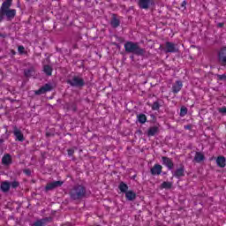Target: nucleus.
<instances>
[{"mask_svg": "<svg viewBox=\"0 0 226 226\" xmlns=\"http://www.w3.org/2000/svg\"><path fill=\"white\" fill-rule=\"evenodd\" d=\"M10 186H11L10 182L4 181V182H2L0 188L2 192H4V193H6L7 192H10Z\"/></svg>", "mask_w": 226, "mask_h": 226, "instance_id": "nucleus-23", "label": "nucleus"}, {"mask_svg": "<svg viewBox=\"0 0 226 226\" xmlns=\"http://www.w3.org/2000/svg\"><path fill=\"white\" fill-rule=\"evenodd\" d=\"M118 189L122 193H126L128 192V185H126L124 182H121L118 185Z\"/></svg>", "mask_w": 226, "mask_h": 226, "instance_id": "nucleus-24", "label": "nucleus"}, {"mask_svg": "<svg viewBox=\"0 0 226 226\" xmlns=\"http://www.w3.org/2000/svg\"><path fill=\"white\" fill-rule=\"evenodd\" d=\"M156 0H139L138 5L140 10H149V6H154Z\"/></svg>", "mask_w": 226, "mask_h": 226, "instance_id": "nucleus-8", "label": "nucleus"}, {"mask_svg": "<svg viewBox=\"0 0 226 226\" xmlns=\"http://www.w3.org/2000/svg\"><path fill=\"white\" fill-rule=\"evenodd\" d=\"M3 165L11 164V155L10 154H5L2 158Z\"/></svg>", "mask_w": 226, "mask_h": 226, "instance_id": "nucleus-20", "label": "nucleus"}, {"mask_svg": "<svg viewBox=\"0 0 226 226\" xmlns=\"http://www.w3.org/2000/svg\"><path fill=\"white\" fill-rule=\"evenodd\" d=\"M66 82L72 87H78L79 89H82V87L86 86V81H84V79L79 75H69Z\"/></svg>", "mask_w": 226, "mask_h": 226, "instance_id": "nucleus-3", "label": "nucleus"}, {"mask_svg": "<svg viewBox=\"0 0 226 226\" xmlns=\"http://www.w3.org/2000/svg\"><path fill=\"white\" fill-rule=\"evenodd\" d=\"M13 0H5L1 6L0 11H4L6 10H10V7L11 6V3Z\"/></svg>", "mask_w": 226, "mask_h": 226, "instance_id": "nucleus-21", "label": "nucleus"}, {"mask_svg": "<svg viewBox=\"0 0 226 226\" xmlns=\"http://www.w3.org/2000/svg\"><path fill=\"white\" fill-rule=\"evenodd\" d=\"M182 8L186 9V1H184L181 4Z\"/></svg>", "mask_w": 226, "mask_h": 226, "instance_id": "nucleus-39", "label": "nucleus"}, {"mask_svg": "<svg viewBox=\"0 0 226 226\" xmlns=\"http://www.w3.org/2000/svg\"><path fill=\"white\" fill-rule=\"evenodd\" d=\"M71 109L73 110V112H77V105L76 104H72L71 106Z\"/></svg>", "mask_w": 226, "mask_h": 226, "instance_id": "nucleus-37", "label": "nucleus"}, {"mask_svg": "<svg viewBox=\"0 0 226 226\" xmlns=\"http://www.w3.org/2000/svg\"><path fill=\"white\" fill-rule=\"evenodd\" d=\"M181 89H183V82L179 80L176 81V83L172 86V93H174V94H177Z\"/></svg>", "mask_w": 226, "mask_h": 226, "instance_id": "nucleus-13", "label": "nucleus"}, {"mask_svg": "<svg viewBox=\"0 0 226 226\" xmlns=\"http://www.w3.org/2000/svg\"><path fill=\"white\" fill-rule=\"evenodd\" d=\"M162 165L167 167L168 170H172V169H174V162H172V159L167 156H162Z\"/></svg>", "mask_w": 226, "mask_h": 226, "instance_id": "nucleus-10", "label": "nucleus"}, {"mask_svg": "<svg viewBox=\"0 0 226 226\" xmlns=\"http://www.w3.org/2000/svg\"><path fill=\"white\" fill-rule=\"evenodd\" d=\"M24 50H25L24 46H19V48H18V52H19V54H24Z\"/></svg>", "mask_w": 226, "mask_h": 226, "instance_id": "nucleus-34", "label": "nucleus"}, {"mask_svg": "<svg viewBox=\"0 0 226 226\" xmlns=\"http://www.w3.org/2000/svg\"><path fill=\"white\" fill-rule=\"evenodd\" d=\"M162 169L163 167L162 165L154 164V167L150 170V174H152V176H160V174H162Z\"/></svg>", "mask_w": 226, "mask_h": 226, "instance_id": "nucleus-12", "label": "nucleus"}, {"mask_svg": "<svg viewBox=\"0 0 226 226\" xmlns=\"http://www.w3.org/2000/svg\"><path fill=\"white\" fill-rule=\"evenodd\" d=\"M125 199L127 200H135V199H137V193L133 191H128L125 192Z\"/></svg>", "mask_w": 226, "mask_h": 226, "instance_id": "nucleus-22", "label": "nucleus"}, {"mask_svg": "<svg viewBox=\"0 0 226 226\" xmlns=\"http://www.w3.org/2000/svg\"><path fill=\"white\" fill-rule=\"evenodd\" d=\"M72 200H82L87 197V189L82 185H75L69 192Z\"/></svg>", "mask_w": 226, "mask_h": 226, "instance_id": "nucleus-1", "label": "nucleus"}, {"mask_svg": "<svg viewBox=\"0 0 226 226\" xmlns=\"http://www.w3.org/2000/svg\"><path fill=\"white\" fill-rule=\"evenodd\" d=\"M49 222H52V217H45L41 220H37L34 222V223L37 224L38 226H44L47 225Z\"/></svg>", "mask_w": 226, "mask_h": 226, "instance_id": "nucleus-18", "label": "nucleus"}, {"mask_svg": "<svg viewBox=\"0 0 226 226\" xmlns=\"http://www.w3.org/2000/svg\"><path fill=\"white\" fill-rule=\"evenodd\" d=\"M3 142H4V139H0V144H3Z\"/></svg>", "mask_w": 226, "mask_h": 226, "instance_id": "nucleus-42", "label": "nucleus"}, {"mask_svg": "<svg viewBox=\"0 0 226 226\" xmlns=\"http://www.w3.org/2000/svg\"><path fill=\"white\" fill-rule=\"evenodd\" d=\"M67 153L69 156H73L75 150H73V148H71L67 150Z\"/></svg>", "mask_w": 226, "mask_h": 226, "instance_id": "nucleus-35", "label": "nucleus"}, {"mask_svg": "<svg viewBox=\"0 0 226 226\" xmlns=\"http://www.w3.org/2000/svg\"><path fill=\"white\" fill-rule=\"evenodd\" d=\"M173 177H177V179L185 177V165L181 164L180 167L173 172Z\"/></svg>", "mask_w": 226, "mask_h": 226, "instance_id": "nucleus-11", "label": "nucleus"}, {"mask_svg": "<svg viewBox=\"0 0 226 226\" xmlns=\"http://www.w3.org/2000/svg\"><path fill=\"white\" fill-rule=\"evenodd\" d=\"M110 25L114 29L119 27V26L121 25V21L117 19V16L116 14H112Z\"/></svg>", "mask_w": 226, "mask_h": 226, "instance_id": "nucleus-15", "label": "nucleus"}, {"mask_svg": "<svg viewBox=\"0 0 226 226\" xmlns=\"http://www.w3.org/2000/svg\"><path fill=\"white\" fill-rule=\"evenodd\" d=\"M139 133H142V131H139Z\"/></svg>", "mask_w": 226, "mask_h": 226, "instance_id": "nucleus-44", "label": "nucleus"}, {"mask_svg": "<svg viewBox=\"0 0 226 226\" xmlns=\"http://www.w3.org/2000/svg\"><path fill=\"white\" fill-rule=\"evenodd\" d=\"M218 112L220 114H226V107L219 108Z\"/></svg>", "mask_w": 226, "mask_h": 226, "instance_id": "nucleus-33", "label": "nucleus"}, {"mask_svg": "<svg viewBox=\"0 0 226 226\" xmlns=\"http://www.w3.org/2000/svg\"><path fill=\"white\" fill-rule=\"evenodd\" d=\"M64 182L61 180L48 183L45 186V192H52V190H56V188H61Z\"/></svg>", "mask_w": 226, "mask_h": 226, "instance_id": "nucleus-7", "label": "nucleus"}, {"mask_svg": "<svg viewBox=\"0 0 226 226\" xmlns=\"http://www.w3.org/2000/svg\"><path fill=\"white\" fill-rule=\"evenodd\" d=\"M158 132H160V128H158V126H152L148 128L147 135V137H154V135H156Z\"/></svg>", "mask_w": 226, "mask_h": 226, "instance_id": "nucleus-14", "label": "nucleus"}, {"mask_svg": "<svg viewBox=\"0 0 226 226\" xmlns=\"http://www.w3.org/2000/svg\"><path fill=\"white\" fill-rule=\"evenodd\" d=\"M161 103L162 100L155 101L152 105V110H160V107H162Z\"/></svg>", "mask_w": 226, "mask_h": 226, "instance_id": "nucleus-26", "label": "nucleus"}, {"mask_svg": "<svg viewBox=\"0 0 226 226\" xmlns=\"http://www.w3.org/2000/svg\"><path fill=\"white\" fill-rule=\"evenodd\" d=\"M127 54H134V56H146V49L140 48L139 42L132 41H126L124 45Z\"/></svg>", "mask_w": 226, "mask_h": 226, "instance_id": "nucleus-2", "label": "nucleus"}, {"mask_svg": "<svg viewBox=\"0 0 226 226\" xmlns=\"http://www.w3.org/2000/svg\"><path fill=\"white\" fill-rule=\"evenodd\" d=\"M24 174H26V176H31V170L29 169H26L23 170Z\"/></svg>", "mask_w": 226, "mask_h": 226, "instance_id": "nucleus-36", "label": "nucleus"}, {"mask_svg": "<svg viewBox=\"0 0 226 226\" xmlns=\"http://www.w3.org/2000/svg\"><path fill=\"white\" fill-rule=\"evenodd\" d=\"M24 73H25V77H33V73H34V70L27 69V70H25Z\"/></svg>", "mask_w": 226, "mask_h": 226, "instance_id": "nucleus-30", "label": "nucleus"}, {"mask_svg": "<svg viewBox=\"0 0 226 226\" xmlns=\"http://www.w3.org/2000/svg\"><path fill=\"white\" fill-rule=\"evenodd\" d=\"M46 137H54V134L50 132H46Z\"/></svg>", "mask_w": 226, "mask_h": 226, "instance_id": "nucleus-40", "label": "nucleus"}, {"mask_svg": "<svg viewBox=\"0 0 226 226\" xmlns=\"http://www.w3.org/2000/svg\"><path fill=\"white\" fill-rule=\"evenodd\" d=\"M186 128H187L188 130H190V125H187Z\"/></svg>", "mask_w": 226, "mask_h": 226, "instance_id": "nucleus-43", "label": "nucleus"}, {"mask_svg": "<svg viewBox=\"0 0 226 226\" xmlns=\"http://www.w3.org/2000/svg\"><path fill=\"white\" fill-rule=\"evenodd\" d=\"M161 188H163L165 190H170V188H172V184L170 182H163L161 185Z\"/></svg>", "mask_w": 226, "mask_h": 226, "instance_id": "nucleus-28", "label": "nucleus"}, {"mask_svg": "<svg viewBox=\"0 0 226 226\" xmlns=\"http://www.w3.org/2000/svg\"><path fill=\"white\" fill-rule=\"evenodd\" d=\"M217 80H226V75L225 74H217Z\"/></svg>", "mask_w": 226, "mask_h": 226, "instance_id": "nucleus-31", "label": "nucleus"}, {"mask_svg": "<svg viewBox=\"0 0 226 226\" xmlns=\"http://www.w3.org/2000/svg\"><path fill=\"white\" fill-rule=\"evenodd\" d=\"M54 69H52V66L46 64L43 66V72L48 75V77H50L52 75V72Z\"/></svg>", "mask_w": 226, "mask_h": 226, "instance_id": "nucleus-25", "label": "nucleus"}, {"mask_svg": "<svg viewBox=\"0 0 226 226\" xmlns=\"http://www.w3.org/2000/svg\"><path fill=\"white\" fill-rule=\"evenodd\" d=\"M138 121L141 124H144V123H146V121H147V117H146L145 114H139V115H138Z\"/></svg>", "mask_w": 226, "mask_h": 226, "instance_id": "nucleus-27", "label": "nucleus"}, {"mask_svg": "<svg viewBox=\"0 0 226 226\" xmlns=\"http://www.w3.org/2000/svg\"><path fill=\"white\" fill-rule=\"evenodd\" d=\"M188 114V108L182 106L180 109V117H185Z\"/></svg>", "mask_w": 226, "mask_h": 226, "instance_id": "nucleus-29", "label": "nucleus"}, {"mask_svg": "<svg viewBox=\"0 0 226 226\" xmlns=\"http://www.w3.org/2000/svg\"><path fill=\"white\" fill-rule=\"evenodd\" d=\"M20 185V183L17 182V181H13L11 184V188H19V186Z\"/></svg>", "mask_w": 226, "mask_h": 226, "instance_id": "nucleus-32", "label": "nucleus"}, {"mask_svg": "<svg viewBox=\"0 0 226 226\" xmlns=\"http://www.w3.org/2000/svg\"><path fill=\"white\" fill-rule=\"evenodd\" d=\"M52 85L46 83L44 86L35 91V94L37 96H40L41 94H45V93H49V91H52Z\"/></svg>", "mask_w": 226, "mask_h": 226, "instance_id": "nucleus-9", "label": "nucleus"}, {"mask_svg": "<svg viewBox=\"0 0 226 226\" xmlns=\"http://www.w3.org/2000/svg\"><path fill=\"white\" fill-rule=\"evenodd\" d=\"M217 62L220 66H226V47L221 48L217 53Z\"/></svg>", "mask_w": 226, "mask_h": 226, "instance_id": "nucleus-6", "label": "nucleus"}, {"mask_svg": "<svg viewBox=\"0 0 226 226\" xmlns=\"http://www.w3.org/2000/svg\"><path fill=\"white\" fill-rule=\"evenodd\" d=\"M216 164L218 167H221V169L225 168V165H226L225 156H223V155L218 156L216 159Z\"/></svg>", "mask_w": 226, "mask_h": 226, "instance_id": "nucleus-17", "label": "nucleus"}, {"mask_svg": "<svg viewBox=\"0 0 226 226\" xmlns=\"http://www.w3.org/2000/svg\"><path fill=\"white\" fill-rule=\"evenodd\" d=\"M0 38H6V34H0Z\"/></svg>", "mask_w": 226, "mask_h": 226, "instance_id": "nucleus-41", "label": "nucleus"}, {"mask_svg": "<svg viewBox=\"0 0 226 226\" xmlns=\"http://www.w3.org/2000/svg\"><path fill=\"white\" fill-rule=\"evenodd\" d=\"M4 15L7 17L8 20H11V19H15V15H17V11L15 9L0 11V22L4 19Z\"/></svg>", "mask_w": 226, "mask_h": 226, "instance_id": "nucleus-4", "label": "nucleus"}, {"mask_svg": "<svg viewBox=\"0 0 226 226\" xmlns=\"http://www.w3.org/2000/svg\"><path fill=\"white\" fill-rule=\"evenodd\" d=\"M160 50H164L166 54H169V53L178 52L179 49L176 48V44L174 42L166 41L165 48H163V46L161 45Z\"/></svg>", "mask_w": 226, "mask_h": 226, "instance_id": "nucleus-5", "label": "nucleus"}, {"mask_svg": "<svg viewBox=\"0 0 226 226\" xmlns=\"http://www.w3.org/2000/svg\"><path fill=\"white\" fill-rule=\"evenodd\" d=\"M193 160H194V162H196L197 163H200V162H204V160H206V156H205L204 154H202L201 152H196Z\"/></svg>", "mask_w": 226, "mask_h": 226, "instance_id": "nucleus-19", "label": "nucleus"}, {"mask_svg": "<svg viewBox=\"0 0 226 226\" xmlns=\"http://www.w3.org/2000/svg\"><path fill=\"white\" fill-rule=\"evenodd\" d=\"M14 136L16 137V140H19V142H24V134L22 133V131L19 129H15L14 132Z\"/></svg>", "mask_w": 226, "mask_h": 226, "instance_id": "nucleus-16", "label": "nucleus"}, {"mask_svg": "<svg viewBox=\"0 0 226 226\" xmlns=\"http://www.w3.org/2000/svg\"><path fill=\"white\" fill-rule=\"evenodd\" d=\"M223 26H225V23H218L217 24V27H220V28L223 27Z\"/></svg>", "mask_w": 226, "mask_h": 226, "instance_id": "nucleus-38", "label": "nucleus"}]
</instances>
